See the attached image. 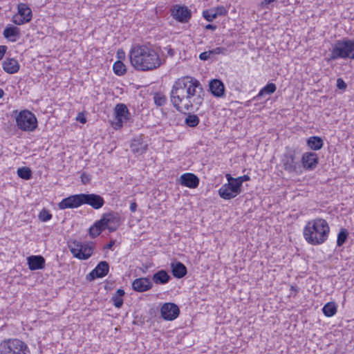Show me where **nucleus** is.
<instances>
[{
    "label": "nucleus",
    "mask_w": 354,
    "mask_h": 354,
    "mask_svg": "<svg viewBox=\"0 0 354 354\" xmlns=\"http://www.w3.org/2000/svg\"><path fill=\"white\" fill-rule=\"evenodd\" d=\"M205 91L195 77L184 76L177 79L170 91V102L179 112L197 111L204 101Z\"/></svg>",
    "instance_id": "nucleus-1"
},
{
    "label": "nucleus",
    "mask_w": 354,
    "mask_h": 354,
    "mask_svg": "<svg viewBox=\"0 0 354 354\" xmlns=\"http://www.w3.org/2000/svg\"><path fill=\"white\" fill-rule=\"evenodd\" d=\"M131 65L138 71H148L158 68L162 64L158 53L148 44H135L129 52Z\"/></svg>",
    "instance_id": "nucleus-2"
},
{
    "label": "nucleus",
    "mask_w": 354,
    "mask_h": 354,
    "mask_svg": "<svg viewBox=\"0 0 354 354\" xmlns=\"http://www.w3.org/2000/svg\"><path fill=\"white\" fill-rule=\"evenodd\" d=\"M305 240L310 245H321L326 241L330 233L327 221L322 218L309 221L304 228Z\"/></svg>",
    "instance_id": "nucleus-3"
},
{
    "label": "nucleus",
    "mask_w": 354,
    "mask_h": 354,
    "mask_svg": "<svg viewBox=\"0 0 354 354\" xmlns=\"http://www.w3.org/2000/svg\"><path fill=\"white\" fill-rule=\"evenodd\" d=\"M68 246L74 257L80 260H86L93 254L95 243L92 241L81 242L74 240L68 242Z\"/></svg>",
    "instance_id": "nucleus-4"
},
{
    "label": "nucleus",
    "mask_w": 354,
    "mask_h": 354,
    "mask_svg": "<svg viewBox=\"0 0 354 354\" xmlns=\"http://www.w3.org/2000/svg\"><path fill=\"white\" fill-rule=\"evenodd\" d=\"M347 37L336 40L331 44L330 54L327 61H333L339 59H347Z\"/></svg>",
    "instance_id": "nucleus-5"
},
{
    "label": "nucleus",
    "mask_w": 354,
    "mask_h": 354,
    "mask_svg": "<svg viewBox=\"0 0 354 354\" xmlns=\"http://www.w3.org/2000/svg\"><path fill=\"white\" fill-rule=\"evenodd\" d=\"M115 119L114 122L115 129H119L122 127L124 122H127L131 118V114L124 104H117L114 109Z\"/></svg>",
    "instance_id": "nucleus-6"
},
{
    "label": "nucleus",
    "mask_w": 354,
    "mask_h": 354,
    "mask_svg": "<svg viewBox=\"0 0 354 354\" xmlns=\"http://www.w3.org/2000/svg\"><path fill=\"white\" fill-rule=\"evenodd\" d=\"M241 192L242 187L236 181V183H227L223 185L218 189V194L225 200H230L240 194Z\"/></svg>",
    "instance_id": "nucleus-7"
},
{
    "label": "nucleus",
    "mask_w": 354,
    "mask_h": 354,
    "mask_svg": "<svg viewBox=\"0 0 354 354\" xmlns=\"http://www.w3.org/2000/svg\"><path fill=\"white\" fill-rule=\"evenodd\" d=\"M22 341L17 339H9L0 344V354H21Z\"/></svg>",
    "instance_id": "nucleus-8"
},
{
    "label": "nucleus",
    "mask_w": 354,
    "mask_h": 354,
    "mask_svg": "<svg viewBox=\"0 0 354 354\" xmlns=\"http://www.w3.org/2000/svg\"><path fill=\"white\" fill-rule=\"evenodd\" d=\"M171 16L178 22L187 23L192 17V12L185 6L174 5L171 8Z\"/></svg>",
    "instance_id": "nucleus-9"
},
{
    "label": "nucleus",
    "mask_w": 354,
    "mask_h": 354,
    "mask_svg": "<svg viewBox=\"0 0 354 354\" xmlns=\"http://www.w3.org/2000/svg\"><path fill=\"white\" fill-rule=\"evenodd\" d=\"M83 205L82 194L69 196L59 203L60 209L77 208Z\"/></svg>",
    "instance_id": "nucleus-10"
},
{
    "label": "nucleus",
    "mask_w": 354,
    "mask_h": 354,
    "mask_svg": "<svg viewBox=\"0 0 354 354\" xmlns=\"http://www.w3.org/2000/svg\"><path fill=\"white\" fill-rule=\"evenodd\" d=\"M160 314L165 320L172 321L178 317L180 310L178 306L174 303H165L160 308Z\"/></svg>",
    "instance_id": "nucleus-11"
},
{
    "label": "nucleus",
    "mask_w": 354,
    "mask_h": 354,
    "mask_svg": "<svg viewBox=\"0 0 354 354\" xmlns=\"http://www.w3.org/2000/svg\"><path fill=\"white\" fill-rule=\"evenodd\" d=\"M109 271V264L106 261H100L96 267L86 276L88 281L105 277Z\"/></svg>",
    "instance_id": "nucleus-12"
},
{
    "label": "nucleus",
    "mask_w": 354,
    "mask_h": 354,
    "mask_svg": "<svg viewBox=\"0 0 354 354\" xmlns=\"http://www.w3.org/2000/svg\"><path fill=\"white\" fill-rule=\"evenodd\" d=\"M83 205H88L95 209H100L105 203L101 196L96 194H82Z\"/></svg>",
    "instance_id": "nucleus-13"
},
{
    "label": "nucleus",
    "mask_w": 354,
    "mask_h": 354,
    "mask_svg": "<svg viewBox=\"0 0 354 354\" xmlns=\"http://www.w3.org/2000/svg\"><path fill=\"white\" fill-rule=\"evenodd\" d=\"M130 148L136 156L145 153L148 149V143L142 135L136 137L131 140Z\"/></svg>",
    "instance_id": "nucleus-14"
},
{
    "label": "nucleus",
    "mask_w": 354,
    "mask_h": 354,
    "mask_svg": "<svg viewBox=\"0 0 354 354\" xmlns=\"http://www.w3.org/2000/svg\"><path fill=\"white\" fill-rule=\"evenodd\" d=\"M99 223H102L104 229H108L110 232H115L118 226V218L114 213L104 214Z\"/></svg>",
    "instance_id": "nucleus-15"
},
{
    "label": "nucleus",
    "mask_w": 354,
    "mask_h": 354,
    "mask_svg": "<svg viewBox=\"0 0 354 354\" xmlns=\"http://www.w3.org/2000/svg\"><path fill=\"white\" fill-rule=\"evenodd\" d=\"M295 151L291 149H288L283 154L282 163L283 168L288 172L295 171L297 166L295 163Z\"/></svg>",
    "instance_id": "nucleus-16"
},
{
    "label": "nucleus",
    "mask_w": 354,
    "mask_h": 354,
    "mask_svg": "<svg viewBox=\"0 0 354 354\" xmlns=\"http://www.w3.org/2000/svg\"><path fill=\"white\" fill-rule=\"evenodd\" d=\"M36 116L31 111L24 109V131H33L37 128Z\"/></svg>",
    "instance_id": "nucleus-17"
},
{
    "label": "nucleus",
    "mask_w": 354,
    "mask_h": 354,
    "mask_svg": "<svg viewBox=\"0 0 354 354\" xmlns=\"http://www.w3.org/2000/svg\"><path fill=\"white\" fill-rule=\"evenodd\" d=\"M301 162L306 170H313L318 165L319 158L315 152H306L302 156Z\"/></svg>",
    "instance_id": "nucleus-18"
},
{
    "label": "nucleus",
    "mask_w": 354,
    "mask_h": 354,
    "mask_svg": "<svg viewBox=\"0 0 354 354\" xmlns=\"http://www.w3.org/2000/svg\"><path fill=\"white\" fill-rule=\"evenodd\" d=\"M200 180L198 177L192 173H185L180 176L179 183L182 186L195 189L199 185Z\"/></svg>",
    "instance_id": "nucleus-19"
},
{
    "label": "nucleus",
    "mask_w": 354,
    "mask_h": 354,
    "mask_svg": "<svg viewBox=\"0 0 354 354\" xmlns=\"http://www.w3.org/2000/svg\"><path fill=\"white\" fill-rule=\"evenodd\" d=\"M26 260L30 270H42L45 268L46 260L41 255H31L28 257Z\"/></svg>",
    "instance_id": "nucleus-20"
},
{
    "label": "nucleus",
    "mask_w": 354,
    "mask_h": 354,
    "mask_svg": "<svg viewBox=\"0 0 354 354\" xmlns=\"http://www.w3.org/2000/svg\"><path fill=\"white\" fill-rule=\"evenodd\" d=\"M153 284L148 277H141L135 279L132 283L133 289L139 292H142L151 289Z\"/></svg>",
    "instance_id": "nucleus-21"
},
{
    "label": "nucleus",
    "mask_w": 354,
    "mask_h": 354,
    "mask_svg": "<svg viewBox=\"0 0 354 354\" xmlns=\"http://www.w3.org/2000/svg\"><path fill=\"white\" fill-rule=\"evenodd\" d=\"M209 87L211 93L216 97H221L225 95L224 84L218 79L211 80L209 84Z\"/></svg>",
    "instance_id": "nucleus-22"
},
{
    "label": "nucleus",
    "mask_w": 354,
    "mask_h": 354,
    "mask_svg": "<svg viewBox=\"0 0 354 354\" xmlns=\"http://www.w3.org/2000/svg\"><path fill=\"white\" fill-rule=\"evenodd\" d=\"M170 266L173 276L177 279L184 277L187 273L186 266L180 261H173Z\"/></svg>",
    "instance_id": "nucleus-23"
},
{
    "label": "nucleus",
    "mask_w": 354,
    "mask_h": 354,
    "mask_svg": "<svg viewBox=\"0 0 354 354\" xmlns=\"http://www.w3.org/2000/svg\"><path fill=\"white\" fill-rule=\"evenodd\" d=\"M3 36L10 41H15L20 37V29L12 25H8L3 30Z\"/></svg>",
    "instance_id": "nucleus-24"
},
{
    "label": "nucleus",
    "mask_w": 354,
    "mask_h": 354,
    "mask_svg": "<svg viewBox=\"0 0 354 354\" xmlns=\"http://www.w3.org/2000/svg\"><path fill=\"white\" fill-rule=\"evenodd\" d=\"M3 69L8 73L12 74L19 69L18 62L13 58H6L2 63Z\"/></svg>",
    "instance_id": "nucleus-25"
},
{
    "label": "nucleus",
    "mask_w": 354,
    "mask_h": 354,
    "mask_svg": "<svg viewBox=\"0 0 354 354\" xmlns=\"http://www.w3.org/2000/svg\"><path fill=\"white\" fill-rule=\"evenodd\" d=\"M170 275L165 270H160L153 274L152 280L156 284H166L171 280Z\"/></svg>",
    "instance_id": "nucleus-26"
},
{
    "label": "nucleus",
    "mask_w": 354,
    "mask_h": 354,
    "mask_svg": "<svg viewBox=\"0 0 354 354\" xmlns=\"http://www.w3.org/2000/svg\"><path fill=\"white\" fill-rule=\"evenodd\" d=\"M277 90V86L274 83H268L263 87L259 93L252 98V100H259L264 95H270L274 93Z\"/></svg>",
    "instance_id": "nucleus-27"
},
{
    "label": "nucleus",
    "mask_w": 354,
    "mask_h": 354,
    "mask_svg": "<svg viewBox=\"0 0 354 354\" xmlns=\"http://www.w3.org/2000/svg\"><path fill=\"white\" fill-rule=\"evenodd\" d=\"M125 295V292L123 289L119 288L113 295L111 301L113 302V306L117 308H120L124 303L123 297Z\"/></svg>",
    "instance_id": "nucleus-28"
},
{
    "label": "nucleus",
    "mask_w": 354,
    "mask_h": 354,
    "mask_svg": "<svg viewBox=\"0 0 354 354\" xmlns=\"http://www.w3.org/2000/svg\"><path fill=\"white\" fill-rule=\"evenodd\" d=\"M306 143L308 147L314 151L321 149L324 145L323 140L319 136L310 137L307 140Z\"/></svg>",
    "instance_id": "nucleus-29"
},
{
    "label": "nucleus",
    "mask_w": 354,
    "mask_h": 354,
    "mask_svg": "<svg viewBox=\"0 0 354 354\" xmlns=\"http://www.w3.org/2000/svg\"><path fill=\"white\" fill-rule=\"evenodd\" d=\"M105 229L102 226V223H99V221H97L90 227L88 230L89 236L93 239L96 238Z\"/></svg>",
    "instance_id": "nucleus-30"
},
{
    "label": "nucleus",
    "mask_w": 354,
    "mask_h": 354,
    "mask_svg": "<svg viewBox=\"0 0 354 354\" xmlns=\"http://www.w3.org/2000/svg\"><path fill=\"white\" fill-rule=\"evenodd\" d=\"M322 311L325 316L332 317L337 313V306L335 302H328L324 306Z\"/></svg>",
    "instance_id": "nucleus-31"
},
{
    "label": "nucleus",
    "mask_w": 354,
    "mask_h": 354,
    "mask_svg": "<svg viewBox=\"0 0 354 354\" xmlns=\"http://www.w3.org/2000/svg\"><path fill=\"white\" fill-rule=\"evenodd\" d=\"M200 122L198 116L196 114L189 113L185 120V123L189 127H196Z\"/></svg>",
    "instance_id": "nucleus-32"
},
{
    "label": "nucleus",
    "mask_w": 354,
    "mask_h": 354,
    "mask_svg": "<svg viewBox=\"0 0 354 354\" xmlns=\"http://www.w3.org/2000/svg\"><path fill=\"white\" fill-rule=\"evenodd\" d=\"M348 236V230L345 228H341L337 234V245L339 247L343 245L345 243L346 241L347 240Z\"/></svg>",
    "instance_id": "nucleus-33"
},
{
    "label": "nucleus",
    "mask_w": 354,
    "mask_h": 354,
    "mask_svg": "<svg viewBox=\"0 0 354 354\" xmlns=\"http://www.w3.org/2000/svg\"><path fill=\"white\" fill-rule=\"evenodd\" d=\"M113 71L114 73L117 75H124L126 71H127V69H126V66L124 64V63L120 61V60H118L116 61L114 64H113Z\"/></svg>",
    "instance_id": "nucleus-34"
},
{
    "label": "nucleus",
    "mask_w": 354,
    "mask_h": 354,
    "mask_svg": "<svg viewBox=\"0 0 354 354\" xmlns=\"http://www.w3.org/2000/svg\"><path fill=\"white\" fill-rule=\"evenodd\" d=\"M153 101L156 106H162L166 104L167 99L162 93H156L153 95Z\"/></svg>",
    "instance_id": "nucleus-35"
},
{
    "label": "nucleus",
    "mask_w": 354,
    "mask_h": 354,
    "mask_svg": "<svg viewBox=\"0 0 354 354\" xmlns=\"http://www.w3.org/2000/svg\"><path fill=\"white\" fill-rule=\"evenodd\" d=\"M347 59L354 60V39L347 38Z\"/></svg>",
    "instance_id": "nucleus-36"
},
{
    "label": "nucleus",
    "mask_w": 354,
    "mask_h": 354,
    "mask_svg": "<svg viewBox=\"0 0 354 354\" xmlns=\"http://www.w3.org/2000/svg\"><path fill=\"white\" fill-rule=\"evenodd\" d=\"M18 13L12 17V22L17 25L22 24V3H19L17 6Z\"/></svg>",
    "instance_id": "nucleus-37"
},
{
    "label": "nucleus",
    "mask_w": 354,
    "mask_h": 354,
    "mask_svg": "<svg viewBox=\"0 0 354 354\" xmlns=\"http://www.w3.org/2000/svg\"><path fill=\"white\" fill-rule=\"evenodd\" d=\"M203 17L207 21H213L214 19H216L217 17L215 15L214 10L213 8L205 10L203 11Z\"/></svg>",
    "instance_id": "nucleus-38"
},
{
    "label": "nucleus",
    "mask_w": 354,
    "mask_h": 354,
    "mask_svg": "<svg viewBox=\"0 0 354 354\" xmlns=\"http://www.w3.org/2000/svg\"><path fill=\"white\" fill-rule=\"evenodd\" d=\"M32 10L26 5L24 3V24L29 22L32 19Z\"/></svg>",
    "instance_id": "nucleus-39"
},
{
    "label": "nucleus",
    "mask_w": 354,
    "mask_h": 354,
    "mask_svg": "<svg viewBox=\"0 0 354 354\" xmlns=\"http://www.w3.org/2000/svg\"><path fill=\"white\" fill-rule=\"evenodd\" d=\"M52 218V214L46 209H43L39 214V219L42 222H46Z\"/></svg>",
    "instance_id": "nucleus-40"
},
{
    "label": "nucleus",
    "mask_w": 354,
    "mask_h": 354,
    "mask_svg": "<svg viewBox=\"0 0 354 354\" xmlns=\"http://www.w3.org/2000/svg\"><path fill=\"white\" fill-rule=\"evenodd\" d=\"M213 9L214 10L215 15L217 17L218 16H225L227 14V9L223 6H218Z\"/></svg>",
    "instance_id": "nucleus-41"
},
{
    "label": "nucleus",
    "mask_w": 354,
    "mask_h": 354,
    "mask_svg": "<svg viewBox=\"0 0 354 354\" xmlns=\"http://www.w3.org/2000/svg\"><path fill=\"white\" fill-rule=\"evenodd\" d=\"M212 56H213V53H212V50H210L208 51H205V52L201 53L199 55V58L201 60L206 61V60L210 59L212 57Z\"/></svg>",
    "instance_id": "nucleus-42"
},
{
    "label": "nucleus",
    "mask_w": 354,
    "mask_h": 354,
    "mask_svg": "<svg viewBox=\"0 0 354 354\" xmlns=\"http://www.w3.org/2000/svg\"><path fill=\"white\" fill-rule=\"evenodd\" d=\"M81 182L83 185H87L89 184L91 180V176L88 174H86L85 172H83L81 174Z\"/></svg>",
    "instance_id": "nucleus-43"
},
{
    "label": "nucleus",
    "mask_w": 354,
    "mask_h": 354,
    "mask_svg": "<svg viewBox=\"0 0 354 354\" xmlns=\"http://www.w3.org/2000/svg\"><path fill=\"white\" fill-rule=\"evenodd\" d=\"M32 178V171L28 167H24V180H29Z\"/></svg>",
    "instance_id": "nucleus-44"
},
{
    "label": "nucleus",
    "mask_w": 354,
    "mask_h": 354,
    "mask_svg": "<svg viewBox=\"0 0 354 354\" xmlns=\"http://www.w3.org/2000/svg\"><path fill=\"white\" fill-rule=\"evenodd\" d=\"M337 87L341 90H345L347 85L342 78H338L337 80Z\"/></svg>",
    "instance_id": "nucleus-45"
},
{
    "label": "nucleus",
    "mask_w": 354,
    "mask_h": 354,
    "mask_svg": "<svg viewBox=\"0 0 354 354\" xmlns=\"http://www.w3.org/2000/svg\"><path fill=\"white\" fill-rule=\"evenodd\" d=\"M250 180V177L248 175H243L236 178V182L240 184V186L242 187L243 183L245 181H248Z\"/></svg>",
    "instance_id": "nucleus-46"
},
{
    "label": "nucleus",
    "mask_w": 354,
    "mask_h": 354,
    "mask_svg": "<svg viewBox=\"0 0 354 354\" xmlns=\"http://www.w3.org/2000/svg\"><path fill=\"white\" fill-rule=\"evenodd\" d=\"M213 55L218 54H224L227 51V49L223 47H217L212 50Z\"/></svg>",
    "instance_id": "nucleus-47"
},
{
    "label": "nucleus",
    "mask_w": 354,
    "mask_h": 354,
    "mask_svg": "<svg viewBox=\"0 0 354 354\" xmlns=\"http://www.w3.org/2000/svg\"><path fill=\"white\" fill-rule=\"evenodd\" d=\"M16 122L19 129L22 130V111H20L16 118Z\"/></svg>",
    "instance_id": "nucleus-48"
},
{
    "label": "nucleus",
    "mask_w": 354,
    "mask_h": 354,
    "mask_svg": "<svg viewBox=\"0 0 354 354\" xmlns=\"http://www.w3.org/2000/svg\"><path fill=\"white\" fill-rule=\"evenodd\" d=\"M76 120L79 121L82 124H85L86 122V119L84 115L82 113H79Z\"/></svg>",
    "instance_id": "nucleus-49"
},
{
    "label": "nucleus",
    "mask_w": 354,
    "mask_h": 354,
    "mask_svg": "<svg viewBox=\"0 0 354 354\" xmlns=\"http://www.w3.org/2000/svg\"><path fill=\"white\" fill-rule=\"evenodd\" d=\"M165 49L167 50V55L169 57H173L175 55V50L171 48L170 46H167L165 48Z\"/></svg>",
    "instance_id": "nucleus-50"
},
{
    "label": "nucleus",
    "mask_w": 354,
    "mask_h": 354,
    "mask_svg": "<svg viewBox=\"0 0 354 354\" xmlns=\"http://www.w3.org/2000/svg\"><path fill=\"white\" fill-rule=\"evenodd\" d=\"M7 50L6 46H0V60L3 57Z\"/></svg>",
    "instance_id": "nucleus-51"
},
{
    "label": "nucleus",
    "mask_w": 354,
    "mask_h": 354,
    "mask_svg": "<svg viewBox=\"0 0 354 354\" xmlns=\"http://www.w3.org/2000/svg\"><path fill=\"white\" fill-rule=\"evenodd\" d=\"M225 177L227 180V183H232V182L236 183V178L232 177L230 174H227L225 175Z\"/></svg>",
    "instance_id": "nucleus-52"
},
{
    "label": "nucleus",
    "mask_w": 354,
    "mask_h": 354,
    "mask_svg": "<svg viewBox=\"0 0 354 354\" xmlns=\"http://www.w3.org/2000/svg\"><path fill=\"white\" fill-rule=\"evenodd\" d=\"M137 207H138L137 203L135 201L131 203L130 207H129L131 212H135L137 209Z\"/></svg>",
    "instance_id": "nucleus-53"
},
{
    "label": "nucleus",
    "mask_w": 354,
    "mask_h": 354,
    "mask_svg": "<svg viewBox=\"0 0 354 354\" xmlns=\"http://www.w3.org/2000/svg\"><path fill=\"white\" fill-rule=\"evenodd\" d=\"M114 244H115V241H111L110 242H109V243H108L104 246V249L111 250Z\"/></svg>",
    "instance_id": "nucleus-54"
},
{
    "label": "nucleus",
    "mask_w": 354,
    "mask_h": 354,
    "mask_svg": "<svg viewBox=\"0 0 354 354\" xmlns=\"http://www.w3.org/2000/svg\"><path fill=\"white\" fill-rule=\"evenodd\" d=\"M216 26L215 25H213V24H207L205 26V29L207 30H215L216 29Z\"/></svg>",
    "instance_id": "nucleus-55"
},
{
    "label": "nucleus",
    "mask_w": 354,
    "mask_h": 354,
    "mask_svg": "<svg viewBox=\"0 0 354 354\" xmlns=\"http://www.w3.org/2000/svg\"><path fill=\"white\" fill-rule=\"evenodd\" d=\"M118 55L120 59L124 57V52L122 50H118Z\"/></svg>",
    "instance_id": "nucleus-56"
},
{
    "label": "nucleus",
    "mask_w": 354,
    "mask_h": 354,
    "mask_svg": "<svg viewBox=\"0 0 354 354\" xmlns=\"http://www.w3.org/2000/svg\"><path fill=\"white\" fill-rule=\"evenodd\" d=\"M17 175L19 178H22V174H23V172H22V167H19L17 169Z\"/></svg>",
    "instance_id": "nucleus-57"
},
{
    "label": "nucleus",
    "mask_w": 354,
    "mask_h": 354,
    "mask_svg": "<svg viewBox=\"0 0 354 354\" xmlns=\"http://www.w3.org/2000/svg\"><path fill=\"white\" fill-rule=\"evenodd\" d=\"M275 0H263L262 4L264 6H268V4L274 2Z\"/></svg>",
    "instance_id": "nucleus-58"
},
{
    "label": "nucleus",
    "mask_w": 354,
    "mask_h": 354,
    "mask_svg": "<svg viewBox=\"0 0 354 354\" xmlns=\"http://www.w3.org/2000/svg\"><path fill=\"white\" fill-rule=\"evenodd\" d=\"M291 290L295 291V292H297L299 291V288L297 286H292Z\"/></svg>",
    "instance_id": "nucleus-59"
},
{
    "label": "nucleus",
    "mask_w": 354,
    "mask_h": 354,
    "mask_svg": "<svg viewBox=\"0 0 354 354\" xmlns=\"http://www.w3.org/2000/svg\"><path fill=\"white\" fill-rule=\"evenodd\" d=\"M4 95L3 89L0 88V98H2Z\"/></svg>",
    "instance_id": "nucleus-60"
},
{
    "label": "nucleus",
    "mask_w": 354,
    "mask_h": 354,
    "mask_svg": "<svg viewBox=\"0 0 354 354\" xmlns=\"http://www.w3.org/2000/svg\"><path fill=\"white\" fill-rule=\"evenodd\" d=\"M23 348H24V354H26V353H25V351H26V348H27L28 347H27V345H26V344H25L24 343Z\"/></svg>",
    "instance_id": "nucleus-61"
}]
</instances>
